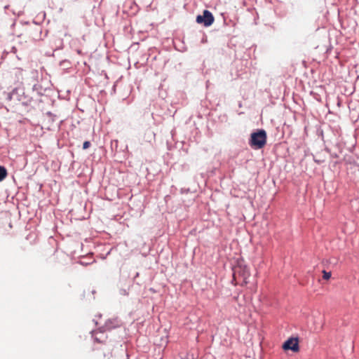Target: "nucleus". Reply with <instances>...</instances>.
Segmentation results:
<instances>
[{
    "instance_id": "f257e3e1",
    "label": "nucleus",
    "mask_w": 359,
    "mask_h": 359,
    "mask_svg": "<svg viewBox=\"0 0 359 359\" xmlns=\"http://www.w3.org/2000/svg\"><path fill=\"white\" fill-rule=\"evenodd\" d=\"M233 279L238 285H245L249 283L250 271L243 261L238 262L237 265L233 268Z\"/></svg>"
},
{
    "instance_id": "f03ea898",
    "label": "nucleus",
    "mask_w": 359,
    "mask_h": 359,
    "mask_svg": "<svg viewBox=\"0 0 359 359\" xmlns=\"http://www.w3.org/2000/svg\"><path fill=\"white\" fill-rule=\"evenodd\" d=\"M250 147L255 149L263 148L266 144V133L264 130H259L251 134L249 142Z\"/></svg>"
},
{
    "instance_id": "7ed1b4c3",
    "label": "nucleus",
    "mask_w": 359,
    "mask_h": 359,
    "mask_svg": "<svg viewBox=\"0 0 359 359\" xmlns=\"http://www.w3.org/2000/svg\"><path fill=\"white\" fill-rule=\"evenodd\" d=\"M214 17L212 14L208 10L203 11V15H198L196 17V22L199 24H203L204 26H210L214 22Z\"/></svg>"
},
{
    "instance_id": "20e7f679",
    "label": "nucleus",
    "mask_w": 359,
    "mask_h": 359,
    "mask_svg": "<svg viewBox=\"0 0 359 359\" xmlns=\"http://www.w3.org/2000/svg\"><path fill=\"white\" fill-rule=\"evenodd\" d=\"M283 348L284 350H291L294 353L299 351V339L297 337H291L288 339L283 344Z\"/></svg>"
},
{
    "instance_id": "39448f33",
    "label": "nucleus",
    "mask_w": 359,
    "mask_h": 359,
    "mask_svg": "<svg viewBox=\"0 0 359 359\" xmlns=\"http://www.w3.org/2000/svg\"><path fill=\"white\" fill-rule=\"evenodd\" d=\"M105 327L107 330H111V329H114V328H116V327H118L120 326V322L118 320H117L116 319H113V320H108L106 323H105Z\"/></svg>"
},
{
    "instance_id": "423d86ee",
    "label": "nucleus",
    "mask_w": 359,
    "mask_h": 359,
    "mask_svg": "<svg viewBox=\"0 0 359 359\" xmlns=\"http://www.w3.org/2000/svg\"><path fill=\"white\" fill-rule=\"evenodd\" d=\"M8 172L6 169L0 165V182L3 181L7 177Z\"/></svg>"
},
{
    "instance_id": "0eeeda50",
    "label": "nucleus",
    "mask_w": 359,
    "mask_h": 359,
    "mask_svg": "<svg viewBox=\"0 0 359 359\" xmlns=\"http://www.w3.org/2000/svg\"><path fill=\"white\" fill-rule=\"evenodd\" d=\"M323 279L328 280V279L330 278V277H331V272H327L326 271H323Z\"/></svg>"
},
{
    "instance_id": "6e6552de",
    "label": "nucleus",
    "mask_w": 359,
    "mask_h": 359,
    "mask_svg": "<svg viewBox=\"0 0 359 359\" xmlns=\"http://www.w3.org/2000/svg\"><path fill=\"white\" fill-rule=\"evenodd\" d=\"M90 147V142L89 141H86L83 144V149H87Z\"/></svg>"
},
{
    "instance_id": "1a4fd4ad",
    "label": "nucleus",
    "mask_w": 359,
    "mask_h": 359,
    "mask_svg": "<svg viewBox=\"0 0 359 359\" xmlns=\"http://www.w3.org/2000/svg\"><path fill=\"white\" fill-rule=\"evenodd\" d=\"M81 264L82 265H86V264H84V263H83V262H81Z\"/></svg>"
}]
</instances>
